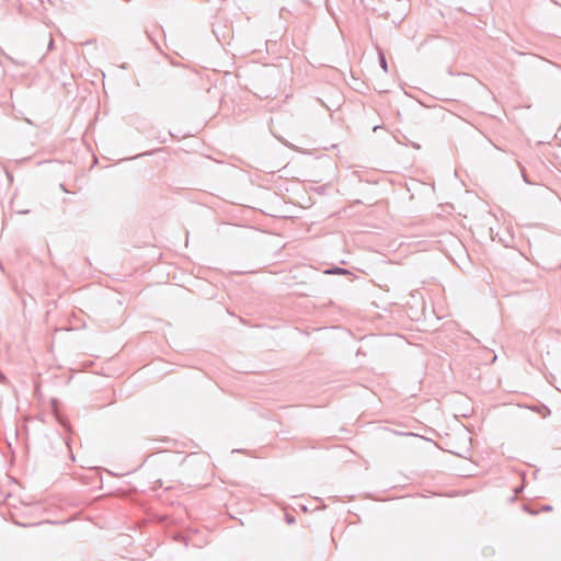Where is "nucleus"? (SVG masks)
<instances>
[{
	"label": "nucleus",
	"instance_id": "f03ea898",
	"mask_svg": "<svg viewBox=\"0 0 561 561\" xmlns=\"http://www.w3.org/2000/svg\"><path fill=\"white\" fill-rule=\"evenodd\" d=\"M48 46H49V47H51V46H53V39H50V41H49V45H48Z\"/></svg>",
	"mask_w": 561,
	"mask_h": 561
},
{
	"label": "nucleus",
	"instance_id": "7ed1b4c3",
	"mask_svg": "<svg viewBox=\"0 0 561 561\" xmlns=\"http://www.w3.org/2000/svg\"><path fill=\"white\" fill-rule=\"evenodd\" d=\"M559 133H561V126H560Z\"/></svg>",
	"mask_w": 561,
	"mask_h": 561
},
{
	"label": "nucleus",
	"instance_id": "f257e3e1",
	"mask_svg": "<svg viewBox=\"0 0 561 561\" xmlns=\"http://www.w3.org/2000/svg\"><path fill=\"white\" fill-rule=\"evenodd\" d=\"M379 60L381 68L387 72L388 71V65L385 58V55L382 53H379Z\"/></svg>",
	"mask_w": 561,
	"mask_h": 561
}]
</instances>
